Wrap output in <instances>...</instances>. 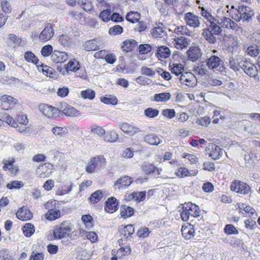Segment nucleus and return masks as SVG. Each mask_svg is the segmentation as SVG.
<instances>
[{
	"instance_id": "16",
	"label": "nucleus",
	"mask_w": 260,
	"mask_h": 260,
	"mask_svg": "<svg viewBox=\"0 0 260 260\" xmlns=\"http://www.w3.org/2000/svg\"><path fill=\"white\" fill-rule=\"evenodd\" d=\"M16 216L21 220L26 221L32 217V214L26 207H23L17 212Z\"/></svg>"
},
{
	"instance_id": "28",
	"label": "nucleus",
	"mask_w": 260,
	"mask_h": 260,
	"mask_svg": "<svg viewBox=\"0 0 260 260\" xmlns=\"http://www.w3.org/2000/svg\"><path fill=\"white\" fill-rule=\"evenodd\" d=\"M144 139L145 142L151 145H157L161 142V140L157 136L152 134L147 135Z\"/></svg>"
},
{
	"instance_id": "38",
	"label": "nucleus",
	"mask_w": 260,
	"mask_h": 260,
	"mask_svg": "<svg viewBox=\"0 0 260 260\" xmlns=\"http://www.w3.org/2000/svg\"><path fill=\"white\" fill-rule=\"evenodd\" d=\"M260 48L257 47L256 44L255 45L250 46L247 47L246 52L247 54L251 56H256L259 53Z\"/></svg>"
},
{
	"instance_id": "5",
	"label": "nucleus",
	"mask_w": 260,
	"mask_h": 260,
	"mask_svg": "<svg viewBox=\"0 0 260 260\" xmlns=\"http://www.w3.org/2000/svg\"><path fill=\"white\" fill-rule=\"evenodd\" d=\"M105 159L103 156L93 157L86 167V171L89 173H93L96 168L101 167L105 164Z\"/></svg>"
},
{
	"instance_id": "26",
	"label": "nucleus",
	"mask_w": 260,
	"mask_h": 260,
	"mask_svg": "<svg viewBox=\"0 0 260 260\" xmlns=\"http://www.w3.org/2000/svg\"><path fill=\"white\" fill-rule=\"evenodd\" d=\"M244 60L235 59L233 58H230L229 65L230 68L235 71H240L242 69V62H244Z\"/></svg>"
},
{
	"instance_id": "18",
	"label": "nucleus",
	"mask_w": 260,
	"mask_h": 260,
	"mask_svg": "<svg viewBox=\"0 0 260 260\" xmlns=\"http://www.w3.org/2000/svg\"><path fill=\"white\" fill-rule=\"evenodd\" d=\"M186 53L188 59L192 61H196L201 56V49L198 47H190Z\"/></svg>"
},
{
	"instance_id": "50",
	"label": "nucleus",
	"mask_w": 260,
	"mask_h": 260,
	"mask_svg": "<svg viewBox=\"0 0 260 260\" xmlns=\"http://www.w3.org/2000/svg\"><path fill=\"white\" fill-rule=\"evenodd\" d=\"M111 11L109 9H106L102 11L100 14V18L102 19L103 21L108 22L110 20V15Z\"/></svg>"
},
{
	"instance_id": "32",
	"label": "nucleus",
	"mask_w": 260,
	"mask_h": 260,
	"mask_svg": "<svg viewBox=\"0 0 260 260\" xmlns=\"http://www.w3.org/2000/svg\"><path fill=\"white\" fill-rule=\"evenodd\" d=\"M140 17L141 14L135 11H131L127 14L125 18L128 21L134 23L139 22Z\"/></svg>"
},
{
	"instance_id": "30",
	"label": "nucleus",
	"mask_w": 260,
	"mask_h": 260,
	"mask_svg": "<svg viewBox=\"0 0 260 260\" xmlns=\"http://www.w3.org/2000/svg\"><path fill=\"white\" fill-rule=\"evenodd\" d=\"M60 215L59 210L56 208L50 209L46 213V218L51 221L56 219L60 217Z\"/></svg>"
},
{
	"instance_id": "45",
	"label": "nucleus",
	"mask_w": 260,
	"mask_h": 260,
	"mask_svg": "<svg viewBox=\"0 0 260 260\" xmlns=\"http://www.w3.org/2000/svg\"><path fill=\"white\" fill-rule=\"evenodd\" d=\"M101 101L102 102L108 105H116L117 103V99L115 96L112 95L102 98Z\"/></svg>"
},
{
	"instance_id": "41",
	"label": "nucleus",
	"mask_w": 260,
	"mask_h": 260,
	"mask_svg": "<svg viewBox=\"0 0 260 260\" xmlns=\"http://www.w3.org/2000/svg\"><path fill=\"white\" fill-rule=\"evenodd\" d=\"M237 206L240 210H243L246 213H249L250 216L253 215L255 212V210L253 208L244 204L238 203Z\"/></svg>"
},
{
	"instance_id": "44",
	"label": "nucleus",
	"mask_w": 260,
	"mask_h": 260,
	"mask_svg": "<svg viewBox=\"0 0 260 260\" xmlns=\"http://www.w3.org/2000/svg\"><path fill=\"white\" fill-rule=\"evenodd\" d=\"M118 138V135L115 131H110L108 132L105 136L104 140L106 141L114 142Z\"/></svg>"
},
{
	"instance_id": "52",
	"label": "nucleus",
	"mask_w": 260,
	"mask_h": 260,
	"mask_svg": "<svg viewBox=\"0 0 260 260\" xmlns=\"http://www.w3.org/2000/svg\"><path fill=\"white\" fill-rule=\"evenodd\" d=\"M197 171L193 174H190L188 170L185 168H180L178 169L177 172V175L180 177H183L191 175H196L197 174Z\"/></svg>"
},
{
	"instance_id": "9",
	"label": "nucleus",
	"mask_w": 260,
	"mask_h": 260,
	"mask_svg": "<svg viewBox=\"0 0 260 260\" xmlns=\"http://www.w3.org/2000/svg\"><path fill=\"white\" fill-rule=\"evenodd\" d=\"M242 70L244 71L245 74L250 77H255L258 73L257 67L253 63L249 61L244 60V62H242Z\"/></svg>"
},
{
	"instance_id": "14",
	"label": "nucleus",
	"mask_w": 260,
	"mask_h": 260,
	"mask_svg": "<svg viewBox=\"0 0 260 260\" xmlns=\"http://www.w3.org/2000/svg\"><path fill=\"white\" fill-rule=\"evenodd\" d=\"M173 43L177 49H183L190 44V40L189 38L181 36L175 39Z\"/></svg>"
},
{
	"instance_id": "53",
	"label": "nucleus",
	"mask_w": 260,
	"mask_h": 260,
	"mask_svg": "<svg viewBox=\"0 0 260 260\" xmlns=\"http://www.w3.org/2000/svg\"><path fill=\"white\" fill-rule=\"evenodd\" d=\"M224 232L228 235L238 234V230L232 224H226L224 229Z\"/></svg>"
},
{
	"instance_id": "33",
	"label": "nucleus",
	"mask_w": 260,
	"mask_h": 260,
	"mask_svg": "<svg viewBox=\"0 0 260 260\" xmlns=\"http://www.w3.org/2000/svg\"><path fill=\"white\" fill-rule=\"evenodd\" d=\"M165 27L162 23H158L156 26L151 29V34L155 38L161 37V35L164 32Z\"/></svg>"
},
{
	"instance_id": "36",
	"label": "nucleus",
	"mask_w": 260,
	"mask_h": 260,
	"mask_svg": "<svg viewBox=\"0 0 260 260\" xmlns=\"http://www.w3.org/2000/svg\"><path fill=\"white\" fill-rule=\"evenodd\" d=\"M80 68L79 63L76 59L71 60L67 64V70L68 71L76 72Z\"/></svg>"
},
{
	"instance_id": "10",
	"label": "nucleus",
	"mask_w": 260,
	"mask_h": 260,
	"mask_svg": "<svg viewBox=\"0 0 260 260\" xmlns=\"http://www.w3.org/2000/svg\"><path fill=\"white\" fill-rule=\"evenodd\" d=\"M42 113L49 118H55L59 115V110L54 107L46 104L40 106Z\"/></svg>"
},
{
	"instance_id": "48",
	"label": "nucleus",
	"mask_w": 260,
	"mask_h": 260,
	"mask_svg": "<svg viewBox=\"0 0 260 260\" xmlns=\"http://www.w3.org/2000/svg\"><path fill=\"white\" fill-rule=\"evenodd\" d=\"M24 186V183L20 181L15 180L7 184V187L10 189H19Z\"/></svg>"
},
{
	"instance_id": "31",
	"label": "nucleus",
	"mask_w": 260,
	"mask_h": 260,
	"mask_svg": "<svg viewBox=\"0 0 260 260\" xmlns=\"http://www.w3.org/2000/svg\"><path fill=\"white\" fill-rule=\"evenodd\" d=\"M25 59L29 62L35 64L37 66L39 63V60L38 57L31 51H26L24 55Z\"/></svg>"
},
{
	"instance_id": "37",
	"label": "nucleus",
	"mask_w": 260,
	"mask_h": 260,
	"mask_svg": "<svg viewBox=\"0 0 260 260\" xmlns=\"http://www.w3.org/2000/svg\"><path fill=\"white\" fill-rule=\"evenodd\" d=\"M35 227L31 223H26L23 227V233L26 237H29L35 232Z\"/></svg>"
},
{
	"instance_id": "8",
	"label": "nucleus",
	"mask_w": 260,
	"mask_h": 260,
	"mask_svg": "<svg viewBox=\"0 0 260 260\" xmlns=\"http://www.w3.org/2000/svg\"><path fill=\"white\" fill-rule=\"evenodd\" d=\"M1 107L4 110H9L15 107L18 101L11 96L4 95L1 98Z\"/></svg>"
},
{
	"instance_id": "55",
	"label": "nucleus",
	"mask_w": 260,
	"mask_h": 260,
	"mask_svg": "<svg viewBox=\"0 0 260 260\" xmlns=\"http://www.w3.org/2000/svg\"><path fill=\"white\" fill-rule=\"evenodd\" d=\"M146 192L145 191L134 192V200L138 202L143 201L146 198Z\"/></svg>"
},
{
	"instance_id": "21",
	"label": "nucleus",
	"mask_w": 260,
	"mask_h": 260,
	"mask_svg": "<svg viewBox=\"0 0 260 260\" xmlns=\"http://www.w3.org/2000/svg\"><path fill=\"white\" fill-rule=\"evenodd\" d=\"M100 44L97 39H92L86 41L83 47L87 51H94L99 49Z\"/></svg>"
},
{
	"instance_id": "47",
	"label": "nucleus",
	"mask_w": 260,
	"mask_h": 260,
	"mask_svg": "<svg viewBox=\"0 0 260 260\" xmlns=\"http://www.w3.org/2000/svg\"><path fill=\"white\" fill-rule=\"evenodd\" d=\"M186 82H185V85L189 87H193L196 85V77L191 73H188L187 76Z\"/></svg>"
},
{
	"instance_id": "17",
	"label": "nucleus",
	"mask_w": 260,
	"mask_h": 260,
	"mask_svg": "<svg viewBox=\"0 0 260 260\" xmlns=\"http://www.w3.org/2000/svg\"><path fill=\"white\" fill-rule=\"evenodd\" d=\"M223 63L222 60L215 55H211L207 59V66L210 69H215Z\"/></svg>"
},
{
	"instance_id": "1",
	"label": "nucleus",
	"mask_w": 260,
	"mask_h": 260,
	"mask_svg": "<svg viewBox=\"0 0 260 260\" xmlns=\"http://www.w3.org/2000/svg\"><path fill=\"white\" fill-rule=\"evenodd\" d=\"M220 22L218 19L215 18L207 24V27L203 29L202 36L209 43L214 44L216 42L215 35H219L222 31L220 26Z\"/></svg>"
},
{
	"instance_id": "57",
	"label": "nucleus",
	"mask_w": 260,
	"mask_h": 260,
	"mask_svg": "<svg viewBox=\"0 0 260 260\" xmlns=\"http://www.w3.org/2000/svg\"><path fill=\"white\" fill-rule=\"evenodd\" d=\"M123 28L118 25H115L110 28L109 32L111 35H116L122 32Z\"/></svg>"
},
{
	"instance_id": "51",
	"label": "nucleus",
	"mask_w": 260,
	"mask_h": 260,
	"mask_svg": "<svg viewBox=\"0 0 260 260\" xmlns=\"http://www.w3.org/2000/svg\"><path fill=\"white\" fill-rule=\"evenodd\" d=\"M67 129L64 127L56 126L52 129V133L56 136H63L67 133Z\"/></svg>"
},
{
	"instance_id": "2",
	"label": "nucleus",
	"mask_w": 260,
	"mask_h": 260,
	"mask_svg": "<svg viewBox=\"0 0 260 260\" xmlns=\"http://www.w3.org/2000/svg\"><path fill=\"white\" fill-rule=\"evenodd\" d=\"M200 215L199 207L190 202L185 203L182 207L181 218L184 221H187L190 217H197Z\"/></svg>"
},
{
	"instance_id": "58",
	"label": "nucleus",
	"mask_w": 260,
	"mask_h": 260,
	"mask_svg": "<svg viewBox=\"0 0 260 260\" xmlns=\"http://www.w3.org/2000/svg\"><path fill=\"white\" fill-rule=\"evenodd\" d=\"M16 119L19 124L27 125L28 123V120L25 115H18Z\"/></svg>"
},
{
	"instance_id": "35",
	"label": "nucleus",
	"mask_w": 260,
	"mask_h": 260,
	"mask_svg": "<svg viewBox=\"0 0 260 260\" xmlns=\"http://www.w3.org/2000/svg\"><path fill=\"white\" fill-rule=\"evenodd\" d=\"M81 96L84 99L93 100L95 97V92L91 89L88 88L81 92Z\"/></svg>"
},
{
	"instance_id": "19",
	"label": "nucleus",
	"mask_w": 260,
	"mask_h": 260,
	"mask_svg": "<svg viewBox=\"0 0 260 260\" xmlns=\"http://www.w3.org/2000/svg\"><path fill=\"white\" fill-rule=\"evenodd\" d=\"M62 112L65 115L70 117H76L80 114L79 111L66 103L62 106Z\"/></svg>"
},
{
	"instance_id": "40",
	"label": "nucleus",
	"mask_w": 260,
	"mask_h": 260,
	"mask_svg": "<svg viewBox=\"0 0 260 260\" xmlns=\"http://www.w3.org/2000/svg\"><path fill=\"white\" fill-rule=\"evenodd\" d=\"M143 168L146 174H150L154 172L155 170L157 171L159 174H160L159 169L155 167L151 164L145 163L143 165Z\"/></svg>"
},
{
	"instance_id": "61",
	"label": "nucleus",
	"mask_w": 260,
	"mask_h": 260,
	"mask_svg": "<svg viewBox=\"0 0 260 260\" xmlns=\"http://www.w3.org/2000/svg\"><path fill=\"white\" fill-rule=\"evenodd\" d=\"M69 92V89L67 87H59L57 90L58 96L63 98L67 96Z\"/></svg>"
},
{
	"instance_id": "62",
	"label": "nucleus",
	"mask_w": 260,
	"mask_h": 260,
	"mask_svg": "<svg viewBox=\"0 0 260 260\" xmlns=\"http://www.w3.org/2000/svg\"><path fill=\"white\" fill-rule=\"evenodd\" d=\"M70 39V38L65 35H61L59 38V42L60 44L63 46H66L69 44Z\"/></svg>"
},
{
	"instance_id": "59",
	"label": "nucleus",
	"mask_w": 260,
	"mask_h": 260,
	"mask_svg": "<svg viewBox=\"0 0 260 260\" xmlns=\"http://www.w3.org/2000/svg\"><path fill=\"white\" fill-rule=\"evenodd\" d=\"M151 46L149 44L140 45L139 46V52L141 54H147L151 51Z\"/></svg>"
},
{
	"instance_id": "3",
	"label": "nucleus",
	"mask_w": 260,
	"mask_h": 260,
	"mask_svg": "<svg viewBox=\"0 0 260 260\" xmlns=\"http://www.w3.org/2000/svg\"><path fill=\"white\" fill-rule=\"evenodd\" d=\"M237 13L234 19L237 22L241 20L249 21L254 15L253 11L249 7L241 6L236 10Z\"/></svg>"
},
{
	"instance_id": "29",
	"label": "nucleus",
	"mask_w": 260,
	"mask_h": 260,
	"mask_svg": "<svg viewBox=\"0 0 260 260\" xmlns=\"http://www.w3.org/2000/svg\"><path fill=\"white\" fill-rule=\"evenodd\" d=\"M26 125L19 124L17 122L13 121L11 124V126L15 128L17 132L23 133L30 134V128Z\"/></svg>"
},
{
	"instance_id": "4",
	"label": "nucleus",
	"mask_w": 260,
	"mask_h": 260,
	"mask_svg": "<svg viewBox=\"0 0 260 260\" xmlns=\"http://www.w3.org/2000/svg\"><path fill=\"white\" fill-rule=\"evenodd\" d=\"M71 224L68 222H62L56 226L53 230V235L55 239H61L69 236L72 231Z\"/></svg>"
},
{
	"instance_id": "23",
	"label": "nucleus",
	"mask_w": 260,
	"mask_h": 260,
	"mask_svg": "<svg viewBox=\"0 0 260 260\" xmlns=\"http://www.w3.org/2000/svg\"><path fill=\"white\" fill-rule=\"evenodd\" d=\"M210 148H212L213 150L210 154V156L213 159H218L222 155V150L219 146H215L213 144H210L209 145L208 149Z\"/></svg>"
},
{
	"instance_id": "12",
	"label": "nucleus",
	"mask_w": 260,
	"mask_h": 260,
	"mask_svg": "<svg viewBox=\"0 0 260 260\" xmlns=\"http://www.w3.org/2000/svg\"><path fill=\"white\" fill-rule=\"evenodd\" d=\"M118 126L121 131L129 136H133L140 132L139 127L127 123H119Z\"/></svg>"
},
{
	"instance_id": "64",
	"label": "nucleus",
	"mask_w": 260,
	"mask_h": 260,
	"mask_svg": "<svg viewBox=\"0 0 260 260\" xmlns=\"http://www.w3.org/2000/svg\"><path fill=\"white\" fill-rule=\"evenodd\" d=\"M1 7L3 11L6 13H10L12 11L11 6L7 1L1 2Z\"/></svg>"
},
{
	"instance_id": "27",
	"label": "nucleus",
	"mask_w": 260,
	"mask_h": 260,
	"mask_svg": "<svg viewBox=\"0 0 260 260\" xmlns=\"http://www.w3.org/2000/svg\"><path fill=\"white\" fill-rule=\"evenodd\" d=\"M169 68L172 73L177 76L181 75L184 71V67L181 63H173L169 66Z\"/></svg>"
},
{
	"instance_id": "11",
	"label": "nucleus",
	"mask_w": 260,
	"mask_h": 260,
	"mask_svg": "<svg viewBox=\"0 0 260 260\" xmlns=\"http://www.w3.org/2000/svg\"><path fill=\"white\" fill-rule=\"evenodd\" d=\"M135 229L133 225L128 224L120 229V234L121 240L128 241L130 240L132 235L134 234Z\"/></svg>"
},
{
	"instance_id": "20",
	"label": "nucleus",
	"mask_w": 260,
	"mask_h": 260,
	"mask_svg": "<svg viewBox=\"0 0 260 260\" xmlns=\"http://www.w3.org/2000/svg\"><path fill=\"white\" fill-rule=\"evenodd\" d=\"M133 182V179L131 177L127 176H124L119 178L114 183V185L117 186L119 189L125 188Z\"/></svg>"
},
{
	"instance_id": "60",
	"label": "nucleus",
	"mask_w": 260,
	"mask_h": 260,
	"mask_svg": "<svg viewBox=\"0 0 260 260\" xmlns=\"http://www.w3.org/2000/svg\"><path fill=\"white\" fill-rule=\"evenodd\" d=\"M196 123L199 125L207 126L210 123V119L209 117L205 116L198 119Z\"/></svg>"
},
{
	"instance_id": "54",
	"label": "nucleus",
	"mask_w": 260,
	"mask_h": 260,
	"mask_svg": "<svg viewBox=\"0 0 260 260\" xmlns=\"http://www.w3.org/2000/svg\"><path fill=\"white\" fill-rule=\"evenodd\" d=\"M140 72L143 75L150 77L153 76L155 75V72L153 70L146 66H143L141 68Z\"/></svg>"
},
{
	"instance_id": "24",
	"label": "nucleus",
	"mask_w": 260,
	"mask_h": 260,
	"mask_svg": "<svg viewBox=\"0 0 260 260\" xmlns=\"http://www.w3.org/2000/svg\"><path fill=\"white\" fill-rule=\"evenodd\" d=\"M171 97L169 92H162L156 93L153 96V101L156 102H167Z\"/></svg>"
},
{
	"instance_id": "42",
	"label": "nucleus",
	"mask_w": 260,
	"mask_h": 260,
	"mask_svg": "<svg viewBox=\"0 0 260 260\" xmlns=\"http://www.w3.org/2000/svg\"><path fill=\"white\" fill-rule=\"evenodd\" d=\"M53 51V47L51 45H46L43 46L41 49V54L44 57L51 56Z\"/></svg>"
},
{
	"instance_id": "49",
	"label": "nucleus",
	"mask_w": 260,
	"mask_h": 260,
	"mask_svg": "<svg viewBox=\"0 0 260 260\" xmlns=\"http://www.w3.org/2000/svg\"><path fill=\"white\" fill-rule=\"evenodd\" d=\"M136 43V41L134 40H126L123 42V45L122 46V48L123 50L126 52H128L132 49V47Z\"/></svg>"
},
{
	"instance_id": "39",
	"label": "nucleus",
	"mask_w": 260,
	"mask_h": 260,
	"mask_svg": "<svg viewBox=\"0 0 260 260\" xmlns=\"http://www.w3.org/2000/svg\"><path fill=\"white\" fill-rule=\"evenodd\" d=\"M238 187L239 193L242 194H248L250 190V187L247 184L240 181Z\"/></svg>"
},
{
	"instance_id": "46",
	"label": "nucleus",
	"mask_w": 260,
	"mask_h": 260,
	"mask_svg": "<svg viewBox=\"0 0 260 260\" xmlns=\"http://www.w3.org/2000/svg\"><path fill=\"white\" fill-rule=\"evenodd\" d=\"M102 196V191L101 190H97L91 194L89 200L91 203L95 204L100 200Z\"/></svg>"
},
{
	"instance_id": "13",
	"label": "nucleus",
	"mask_w": 260,
	"mask_h": 260,
	"mask_svg": "<svg viewBox=\"0 0 260 260\" xmlns=\"http://www.w3.org/2000/svg\"><path fill=\"white\" fill-rule=\"evenodd\" d=\"M69 58L67 53L54 50L51 55V59L55 63H62L66 61Z\"/></svg>"
},
{
	"instance_id": "25",
	"label": "nucleus",
	"mask_w": 260,
	"mask_h": 260,
	"mask_svg": "<svg viewBox=\"0 0 260 260\" xmlns=\"http://www.w3.org/2000/svg\"><path fill=\"white\" fill-rule=\"evenodd\" d=\"M156 55L158 57L166 58L171 55V51L169 47L161 46L157 48Z\"/></svg>"
},
{
	"instance_id": "56",
	"label": "nucleus",
	"mask_w": 260,
	"mask_h": 260,
	"mask_svg": "<svg viewBox=\"0 0 260 260\" xmlns=\"http://www.w3.org/2000/svg\"><path fill=\"white\" fill-rule=\"evenodd\" d=\"M201 14L202 16L206 18L209 23L212 21L214 20L215 18L213 17L211 14L209 13L207 10H206L203 7L201 8Z\"/></svg>"
},
{
	"instance_id": "22",
	"label": "nucleus",
	"mask_w": 260,
	"mask_h": 260,
	"mask_svg": "<svg viewBox=\"0 0 260 260\" xmlns=\"http://www.w3.org/2000/svg\"><path fill=\"white\" fill-rule=\"evenodd\" d=\"M181 232L182 236L186 239H190L194 237V230L191 224H189L187 226H182Z\"/></svg>"
},
{
	"instance_id": "34",
	"label": "nucleus",
	"mask_w": 260,
	"mask_h": 260,
	"mask_svg": "<svg viewBox=\"0 0 260 260\" xmlns=\"http://www.w3.org/2000/svg\"><path fill=\"white\" fill-rule=\"evenodd\" d=\"M120 214L121 217L125 218L132 216L134 214V209L126 205H123L120 209Z\"/></svg>"
},
{
	"instance_id": "63",
	"label": "nucleus",
	"mask_w": 260,
	"mask_h": 260,
	"mask_svg": "<svg viewBox=\"0 0 260 260\" xmlns=\"http://www.w3.org/2000/svg\"><path fill=\"white\" fill-rule=\"evenodd\" d=\"M82 220L87 227H91L92 225L91 221L92 217L90 215H84L82 217Z\"/></svg>"
},
{
	"instance_id": "6",
	"label": "nucleus",
	"mask_w": 260,
	"mask_h": 260,
	"mask_svg": "<svg viewBox=\"0 0 260 260\" xmlns=\"http://www.w3.org/2000/svg\"><path fill=\"white\" fill-rule=\"evenodd\" d=\"M201 18L192 12H187L185 14L184 18L186 25L192 28H197L201 25L200 19Z\"/></svg>"
},
{
	"instance_id": "43",
	"label": "nucleus",
	"mask_w": 260,
	"mask_h": 260,
	"mask_svg": "<svg viewBox=\"0 0 260 260\" xmlns=\"http://www.w3.org/2000/svg\"><path fill=\"white\" fill-rule=\"evenodd\" d=\"M159 114V110L152 108H148L144 111V114L149 118L156 117Z\"/></svg>"
},
{
	"instance_id": "7",
	"label": "nucleus",
	"mask_w": 260,
	"mask_h": 260,
	"mask_svg": "<svg viewBox=\"0 0 260 260\" xmlns=\"http://www.w3.org/2000/svg\"><path fill=\"white\" fill-rule=\"evenodd\" d=\"M54 36V29L52 25L48 23L39 36V41L45 43L51 40Z\"/></svg>"
},
{
	"instance_id": "15",
	"label": "nucleus",
	"mask_w": 260,
	"mask_h": 260,
	"mask_svg": "<svg viewBox=\"0 0 260 260\" xmlns=\"http://www.w3.org/2000/svg\"><path fill=\"white\" fill-rule=\"evenodd\" d=\"M118 201L114 197L109 198L106 202V206L105 207V210L106 212L112 213L118 209Z\"/></svg>"
}]
</instances>
